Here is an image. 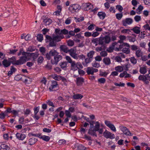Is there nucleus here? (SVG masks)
Here are the masks:
<instances>
[{"instance_id":"nucleus-1","label":"nucleus","mask_w":150,"mask_h":150,"mask_svg":"<svg viewBox=\"0 0 150 150\" xmlns=\"http://www.w3.org/2000/svg\"><path fill=\"white\" fill-rule=\"evenodd\" d=\"M25 58L23 56L21 57L19 60L16 61L15 57H13L11 58H8V60L11 64V63L14 65H20L25 63L26 61L25 60Z\"/></svg>"},{"instance_id":"nucleus-2","label":"nucleus","mask_w":150,"mask_h":150,"mask_svg":"<svg viewBox=\"0 0 150 150\" xmlns=\"http://www.w3.org/2000/svg\"><path fill=\"white\" fill-rule=\"evenodd\" d=\"M22 54L23 55V57H25V59L26 62V59L28 58V57H32L33 59V60H34L35 59L37 58L39 55L38 52L30 53L23 52L22 53Z\"/></svg>"},{"instance_id":"nucleus-3","label":"nucleus","mask_w":150,"mask_h":150,"mask_svg":"<svg viewBox=\"0 0 150 150\" xmlns=\"http://www.w3.org/2000/svg\"><path fill=\"white\" fill-rule=\"evenodd\" d=\"M110 37L108 35H105L104 37H100L99 38V42L98 44L103 45L106 44H108L110 41Z\"/></svg>"},{"instance_id":"nucleus-4","label":"nucleus","mask_w":150,"mask_h":150,"mask_svg":"<svg viewBox=\"0 0 150 150\" xmlns=\"http://www.w3.org/2000/svg\"><path fill=\"white\" fill-rule=\"evenodd\" d=\"M81 6L78 4H74L70 5L69 10L72 13L77 12L81 9Z\"/></svg>"},{"instance_id":"nucleus-5","label":"nucleus","mask_w":150,"mask_h":150,"mask_svg":"<svg viewBox=\"0 0 150 150\" xmlns=\"http://www.w3.org/2000/svg\"><path fill=\"white\" fill-rule=\"evenodd\" d=\"M83 67V66L79 62L76 63L74 61L71 64V69L74 71L76 70L79 68H82Z\"/></svg>"},{"instance_id":"nucleus-6","label":"nucleus","mask_w":150,"mask_h":150,"mask_svg":"<svg viewBox=\"0 0 150 150\" xmlns=\"http://www.w3.org/2000/svg\"><path fill=\"white\" fill-rule=\"evenodd\" d=\"M104 137L106 139L110 138L111 139H114L115 138V135L106 130L103 133Z\"/></svg>"},{"instance_id":"nucleus-7","label":"nucleus","mask_w":150,"mask_h":150,"mask_svg":"<svg viewBox=\"0 0 150 150\" xmlns=\"http://www.w3.org/2000/svg\"><path fill=\"white\" fill-rule=\"evenodd\" d=\"M133 22V19L129 18H126L125 19L123 20L122 21L123 25L125 26L131 24Z\"/></svg>"},{"instance_id":"nucleus-8","label":"nucleus","mask_w":150,"mask_h":150,"mask_svg":"<svg viewBox=\"0 0 150 150\" xmlns=\"http://www.w3.org/2000/svg\"><path fill=\"white\" fill-rule=\"evenodd\" d=\"M76 50L72 48L69 50V55L74 59L77 60L78 59V54L76 53Z\"/></svg>"},{"instance_id":"nucleus-9","label":"nucleus","mask_w":150,"mask_h":150,"mask_svg":"<svg viewBox=\"0 0 150 150\" xmlns=\"http://www.w3.org/2000/svg\"><path fill=\"white\" fill-rule=\"evenodd\" d=\"M64 38L63 35H56L53 34L52 38V39L56 42H58L61 41V39Z\"/></svg>"},{"instance_id":"nucleus-10","label":"nucleus","mask_w":150,"mask_h":150,"mask_svg":"<svg viewBox=\"0 0 150 150\" xmlns=\"http://www.w3.org/2000/svg\"><path fill=\"white\" fill-rule=\"evenodd\" d=\"M45 37L46 39L47 40V41L50 42L49 45L50 46L52 47L56 46V42L52 39V37L48 35H46Z\"/></svg>"},{"instance_id":"nucleus-11","label":"nucleus","mask_w":150,"mask_h":150,"mask_svg":"<svg viewBox=\"0 0 150 150\" xmlns=\"http://www.w3.org/2000/svg\"><path fill=\"white\" fill-rule=\"evenodd\" d=\"M95 125L94 126V129L95 131H98L99 133L100 134H102L103 132V128L100 129V123L98 122H96L95 123Z\"/></svg>"},{"instance_id":"nucleus-12","label":"nucleus","mask_w":150,"mask_h":150,"mask_svg":"<svg viewBox=\"0 0 150 150\" xmlns=\"http://www.w3.org/2000/svg\"><path fill=\"white\" fill-rule=\"evenodd\" d=\"M119 128L125 134L128 136L132 135L131 133L127 127L122 126H120Z\"/></svg>"},{"instance_id":"nucleus-13","label":"nucleus","mask_w":150,"mask_h":150,"mask_svg":"<svg viewBox=\"0 0 150 150\" xmlns=\"http://www.w3.org/2000/svg\"><path fill=\"white\" fill-rule=\"evenodd\" d=\"M105 123L107 126L111 130L114 132H116V130L115 127L110 121L105 120Z\"/></svg>"},{"instance_id":"nucleus-14","label":"nucleus","mask_w":150,"mask_h":150,"mask_svg":"<svg viewBox=\"0 0 150 150\" xmlns=\"http://www.w3.org/2000/svg\"><path fill=\"white\" fill-rule=\"evenodd\" d=\"M98 69L94 68L92 67H88L87 68L86 72L88 75H93L94 73L98 71Z\"/></svg>"},{"instance_id":"nucleus-15","label":"nucleus","mask_w":150,"mask_h":150,"mask_svg":"<svg viewBox=\"0 0 150 150\" xmlns=\"http://www.w3.org/2000/svg\"><path fill=\"white\" fill-rule=\"evenodd\" d=\"M62 59V57L61 55H58L54 57V59L51 61V62L52 64H57L59 61Z\"/></svg>"},{"instance_id":"nucleus-16","label":"nucleus","mask_w":150,"mask_h":150,"mask_svg":"<svg viewBox=\"0 0 150 150\" xmlns=\"http://www.w3.org/2000/svg\"><path fill=\"white\" fill-rule=\"evenodd\" d=\"M52 20L48 17H45L43 21V25L46 27L52 23Z\"/></svg>"},{"instance_id":"nucleus-17","label":"nucleus","mask_w":150,"mask_h":150,"mask_svg":"<svg viewBox=\"0 0 150 150\" xmlns=\"http://www.w3.org/2000/svg\"><path fill=\"white\" fill-rule=\"evenodd\" d=\"M58 85L57 82L55 81H52V84L49 87V89L50 91H54L57 89Z\"/></svg>"},{"instance_id":"nucleus-18","label":"nucleus","mask_w":150,"mask_h":150,"mask_svg":"<svg viewBox=\"0 0 150 150\" xmlns=\"http://www.w3.org/2000/svg\"><path fill=\"white\" fill-rule=\"evenodd\" d=\"M82 6L86 11H88L93 8V5L90 3H84L82 4Z\"/></svg>"},{"instance_id":"nucleus-19","label":"nucleus","mask_w":150,"mask_h":150,"mask_svg":"<svg viewBox=\"0 0 150 150\" xmlns=\"http://www.w3.org/2000/svg\"><path fill=\"white\" fill-rule=\"evenodd\" d=\"M17 139L20 140H23L25 138V135L24 134L18 133L16 134Z\"/></svg>"},{"instance_id":"nucleus-20","label":"nucleus","mask_w":150,"mask_h":150,"mask_svg":"<svg viewBox=\"0 0 150 150\" xmlns=\"http://www.w3.org/2000/svg\"><path fill=\"white\" fill-rule=\"evenodd\" d=\"M130 47L129 44L127 43H123L122 44L120 45L118 48H117V50L118 51H120L123 48V47Z\"/></svg>"},{"instance_id":"nucleus-21","label":"nucleus","mask_w":150,"mask_h":150,"mask_svg":"<svg viewBox=\"0 0 150 150\" xmlns=\"http://www.w3.org/2000/svg\"><path fill=\"white\" fill-rule=\"evenodd\" d=\"M61 50L65 53H67L69 52V50L67 47L65 45H62L60 46Z\"/></svg>"},{"instance_id":"nucleus-22","label":"nucleus","mask_w":150,"mask_h":150,"mask_svg":"<svg viewBox=\"0 0 150 150\" xmlns=\"http://www.w3.org/2000/svg\"><path fill=\"white\" fill-rule=\"evenodd\" d=\"M103 62L106 65H109L111 64V61L110 58L108 57H105L103 59Z\"/></svg>"},{"instance_id":"nucleus-23","label":"nucleus","mask_w":150,"mask_h":150,"mask_svg":"<svg viewBox=\"0 0 150 150\" xmlns=\"http://www.w3.org/2000/svg\"><path fill=\"white\" fill-rule=\"evenodd\" d=\"M37 141V139L35 138H30L29 140V144L32 145L34 144Z\"/></svg>"},{"instance_id":"nucleus-24","label":"nucleus","mask_w":150,"mask_h":150,"mask_svg":"<svg viewBox=\"0 0 150 150\" xmlns=\"http://www.w3.org/2000/svg\"><path fill=\"white\" fill-rule=\"evenodd\" d=\"M84 81V79L82 77H78L76 79V84L78 85H81Z\"/></svg>"},{"instance_id":"nucleus-25","label":"nucleus","mask_w":150,"mask_h":150,"mask_svg":"<svg viewBox=\"0 0 150 150\" xmlns=\"http://www.w3.org/2000/svg\"><path fill=\"white\" fill-rule=\"evenodd\" d=\"M83 97V96L81 94H74L73 96V98L74 99H80Z\"/></svg>"},{"instance_id":"nucleus-26","label":"nucleus","mask_w":150,"mask_h":150,"mask_svg":"<svg viewBox=\"0 0 150 150\" xmlns=\"http://www.w3.org/2000/svg\"><path fill=\"white\" fill-rule=\"evenodd\" d=\"M2 64L5 67H7L11 65V64L10 63L8 60L6 59H4L2 61Z\"/></svg>"},{"instance_id":"nucleus-27","label":"nucleus","mask_w":150,"mask_h":150,"mask_svg":"<svg viewBox=\"0 0 150 150\" xmlns=\"http://www.w3.org/2000/svg\"><path fill=\"white\" fill-rule=\"evenodd\" d=\"M140 28L137 26H135L131 30L134 31V32L137 34H139L140 32Z\"/></svg>"},{"instance_id":"nucleus-28","label":"nucleus","mask_w":150,"mask_h":150,"mask_svg":"<svg viewBox=\"0 0 150 150\" xmlns=\"http://www.w3.org/2000/svg\"><path fill=\"white\" fill-rule=\"evenodd\" d=\"M98 15L100 19H103L105 16L106 14L104 12H98Z\"/></svg>"},{"instance_id":"nucleus-29","label":"nucleus","mask_w":150,"mask_h":150,"mask_svg":"<svg viewBox=\"0 0 150 150\" xmlns=\"http://www.w3.org/2000/svg\"><path fill=\"white\" fill-rule=\"evenodd\" d=\"M115 69V71H117V72H120L123 71L124 69H123V67L122 66H118L116 67Z\"/></svg>"},{"instance_id":"nucleus-30","label":"nucleus","mask_w":150,"mask_h":150,"mask_svg":"<svg viewBox=\"0 0 150 150\" xmlns=\"http://www.w3.org/2000/svg\"><path fill=\"white\" fill-rule=\"evenodd\" d=\"M130 29H124L121 30V33L125 35L129 34L131 32Z\"/></svg>"},{"instance_id":"nucleus-31","label":"nucleus","mask_w":150,"mask_h":150,"mask_svg":"<svg viewBox=\"0 0 150 150\" xmlns=\"http://www.w3.org/2000/svg\"><path fill=\"white\" fill-rule=\"evenodd\" d=\"M92 129H90L88 130V134H89L93 135L95 136L96 137H97V135L96 134L95 131H94V129L93 130Z\"/></svg>"},{"instance_id":"nucleus-32","label":"nucleus","mask_w":150,"mask_h":150,"mask_svg":"<svg viewBox=\"0 0 150 150\" xmlns=\"http://www.w3.org/2000/svg\"><path fill=\"white\" fill-rule=\"evenodd\" d=\"M129 47H123V48L122 50L123 52L126 54L129 53L130 52L129 49Z\"/></svg>"},{"instance_id":"nucleus-33","label":"nucleus","mask_w":150,"mask_h":150,"mask_svg":"<svg viewBox=\"0 0 150 150\" xmlns=\"http://www.w3.org/2000/svg\"><path fill=\"white\" fill-rule=\"evenodd\" d=\"M139 71L142 74H145L147 71L146 68L145 67H141Z\"/></svg>"},{"instance_id":"nucleus-34","label":"nucleus","mask_w":150,"mask_h":150,"mask_svg":"<svg viewBox=\"0 0 150 150\" xmlns=\"http://www.w3.org/2000/svg\"><path fill=\"white\" fill-rule=\"evenodd\" d=\"M136 54L137 56L139 57H141L142 55V52L139 49L136 51Z\"/></svg>"},{"instance_id":"nucleus-35","label":"nucleus","mask_w":150,"mask_h":150,"mask_svg":"<svg viewBox=\"0 0 150 150\" xmlns=\"http://www.w3.org/2000/svg\"><path fill=\"white\" fill-rule=\"evenodd\" d=\"M95 53V52L93 51H91L87 54V56L91 59H92L93 55Z\"/></svg>"},{"instance_id":"nucleus-36","label":"nucleus","mask_w":150,"mask_h":150,"mask_svg":"<svg viewBox=\"0 0 150 150\" xmlns=\"http://www.w3.org/2000/svg\"><path fill=\"white\" fill-rule=\"evenodd\" d=\"M123 69L126 71L129 70V68L130 67V64H125L124 65L122 66Z\"/></svg>"},{"instance_id":"nucleus-37","label":"nucleus","mask_w":150,"mask_h":150,"mask_svg":"<svg viewBox=\"0 0 150 150\" xmlns=\"http://www.w3.org/2000/svg\"><path fill=\"white\" fill-rule=\"evenodd\" d=\"M50 54L52 56H56L58 54V53L54 50H52L50 51Z\"/></svg>"},{"instance_id":"nucleus-38","label":"nucleus","mask_w":150,"mask_h":150,"mask_svg":"<svg viewBox=\"0 0 150 150\" xmlns=\"http://www.w3.org/2000/svg\"><path fill=\"white\" fill-rule=\"evenodd\" d=\"M37 37V40L40 42H41L43 40V35L41 34H38Z\"/></svg>"},{"instance_id":"nucleus-39","label":"nucleus","mask_w":150,"mask_h":150,"mask_svg":"<svg viewBox=\"0 0 150 150\" xmlns=\"http://www.w3.org/2000/svg\"><path fill=\"white\" fill-rule=\"evenodd\" d=\"M130 61L131 63L135 64L137 62V60L134 57H131L130 58Z\"/></svg>"},{"instance_id":"nucleus-40","label":"nucleus","mask_w":150,"mask_h":150,"mask_svg":"<svg viewBox=\"0 0 150 150\" xmlns=\"http://www.w3.org/2000/svg\"><path fill=\"white\" fill-rule=\"evenodd\" d=\"M143 9V6H142L141 5L139 6L138 8L137 9V10L138 11L137 12V13L138 14H140V13H141V12L142 11Z\"/></svg>"},{"instance_id":"nucleus-41","label":"nucleus","mask_w":150,"mask_h":150,"mask_svg":"<svg viewBox=\"0 0 150 150\" xmlns=\"http://www.w3.org/2000/svg\"><path fill=\"white\" fill-rule=\"evenodd\" d=\"M42 139L45 141L48 142L50 139V137L49 136L43 135L42 136Z\"/></svg>"},{"instance_id":"nucleus-42","label":"nucleus","mask_w":150,"mask_h":150,"mask_svg":"<svg viewBox=\"0 0 150 150\" xmlns=\"http://www.w3.org/2000/svg\"><path fill=\"white\" fill-rule=\"evenodd\" d=\"M139 80L145 81L146 79V78L145 76L140 75L138 78Z\"/></svg>"},{"instance_id":"nucleus-43","label":"nucleus","mask_w":150,"mask_h":150,"mask_svg":"<svg viewBox=\"0 0 150 150\" xmlns=\"http://www.w3.org/2000/svg\"><path fill=\"white\" fill-rule=\"evenodd\" d=\"M44 60L43 58L42 57H39L37 61L38 64H41L42 63Z\"/></svg>"},{"instance_id":"nucleus-44","label":"nucleus","mask_w":150,"mask_h":150,"mask_svg":"<svg viewBox=\"0 0 150 150\" xmlns=\"http://www.w3.org/2000/svg\"><path fill=\"white\" fill-rule=\"evenodd\" d=\"M55 33L56 35H62L61 34V30H60V29H56L55 31Z\"/></svg>"},{"instance_id":"nucleus-45","label":"nucleus","mask_w":150,"mask_h":150,"mask_svg":"<svg viewBox=\"0 0 150 150\" xmlns=\"http://www.w3.org/2000/svg\"><path fill=\"white\" fill-rule=\"evenodd\" d=\"M67 44L69 46H72L74 45V42L73 40H69L67 41Z\"/></svg>"},{"instance_id":"nucleus-46","label":"nucleus","mask_w":150,"mask_h":150,"mask_svg":"<svg viewBox=\"0 0 150 150\" xmlns=\"http://www.w3.org/2000/svg\"><path fill=\"white\" fill-rule=\"evenodd\" d=\"M91 41L93 44L98 43L99 42V38L93 39Z\"/></svg>"},{"instance_id":"nucleus-47","label":"nucleus","mask_w":150,"mask_h":150,"mask_svg":"<svg viewBox=\"0 0 150 150\" xmlns=\"http://www.w3.org/2000/svg\"><path fill=\"white\" fill-rule=\"evenodd\" d=\"M67 61L68 62L70 63L71 64L73 61H72V59L71 57L68 56H67L65 57Z\"/></svg>"},{"instance_id":"nucleus-48","label":"nucleus","mask_w":150,"mask_h":150,"mask_svg":"<svg viewBox=\"0 0 150 150\" xmlns=\"http://www.w3.org/2000/svg\"><path fill=\"white\" fill-rule=\"evenodd\" d=\"M95 25L93 24H92L89 25L88 27V29L90 30H92L94 29V26Z\"/></svg>"},{"instance_id":"nucleus-49","label":"nucleus","mask_w":150,"mask_h":150,"mask_svg":"<svg viewBox=\"0 0 150 150\" xmlns=\"http://www.w3.org/2000/svg\"><path fill=\"white\" fill-rule=\"evenodd\" d=\"M134 19L136 22H138L141 20V17L139 16H136L134 17Z\"/></svg>"},{"instance_id":"nucleus-50","label":"nucleus","mask_w":150,"mask_h":150,"mask_svg":"<svg viewBox=\"0 0 150 150\" xmlns=\"http://www.w3.org/2000/svg\"><path fill=\"white\" fill-rule=\"evenodd\" d=\"M92 66L93 67L96 68H98L100 66L99 63H97L96 62L92 63Z\"/></svg>"},{"instance_id":"nucleus-51","label":"nucleus","mask_w":150,"mask_h":150,"mask_svg":"<svg viewBox=\"0 0 150 150\" xmlns=\"http://www.w3.org/2000/svg\"><path fill=\"white\" fill-rule=\"evenodd\" d=\"M69 110H66L65 111V113L66 115L68 117H70L71 116V114Z\"/></svg>"},{"instance_id":"nucleus-52","label":"nucleus","mask_w":150,"mask_h":150,"mask_svg":"<svg viewBox=\"0 0 150 150\" xmlns=\"http://www.w3.org/2000/svg\"><path fill=\"white\" fill-rule=\"evenodd\" d=\"M35 49L34 47L32 46H29L27 49V51H29L30 52H32L34 51Z\"/></svg>"},{"instance_id":"nucleus-53","label":"nucleus","mask_w":150,"mask_h":150,"mask_svg":"<svg viewBox=\"0 0 150 150\" xmlns=\"http://www.w3.org/2000/svg\"><path fill=\"white\" fill-rule=\"evenodd\" d=\"M115 60L116 61L118 62H120L122 61V59L119 56H116L115 58Z\"/></svg>"},{"instance_id":"nucleus-54","label":"nucleus","mask_w":150,"mask_h":150,"mask_svg":"<svg viewBox=\"0 0 150 150\" xmlns=\"http://www.w3.org/2000/svg\"><path fill=\"white\" fill-rule=\"evenodd\" d=\"M122 16L123 15L122 13H117L116 15V18L119 20H120Z\"/></svg>"},{"instance_id":"nucleus-55","label":"nucleus","mask_w":150,"mask_h":150,"mask_svg":"<svg viewBox=\"0 0 150 150\" xmlns=\"http://www.w3.org/2000/svg\"><path fill=\"white\" fill-rule=\"evenodd\" d=\"M17 51H18V50H16V49L12 50H10L9 52H8V53L10 54H15L16 53V52H17Z\"/></svg>"},{"instance_id":"nucleus-56","label":"nucleus","mask_w":150,"mask_h":150,"mask_svg":"<svg viewBox=\"0 0 150 150\" xmlns=\"http://www.w3.org/2000/svg\"><path fill=\"white\" fill-rule=\"evenodd\" d=\"M100 55L102 57H105L107 56V53L105 51H103L100 52Z\"/></svg>"},{"instance_id":"nucleus-57","label":"nucleus","mask_w":150,"mask_h":150,"mask_svg":"<svg viewBox=\"0 0 150 150\" xmlns=\"http://www.w3.org/2000/svg\"><path fill=\"white\" fill-rule=\"evenodd\" d=\"M71 18L70 17H69L67 19L65 22V23L66 24H69L71 22Z\"/></svg>"},{"instance_id":"nucleus-58","label":"nucleus","mask_w":150,"mask_h":150,"mask_svg":"<svg viewBox=\"0 0 150 150\" xmlns=\"http://www.w3.org/2000/svg\"><path fill=\"white\" fill-rule=\"evenodd\" d=\"M116 8L120 12H121L123 10V8L122 6L120 5H117L116 6Z\"/></svg>"},{"instance_id":"nucleus-59","label":"nucleus","mask_w":150,"mask_h":150,"mask_svg":"<svg viewBox=\"0 0 150 150\" xmlns=\"http://www.w3.org/2000/svg\"><path fill=\"white\" fill-rule=\"evenodd\" d=\"M100 33H99L97 32V31H96L95 32H93L92 34V36L93 37H95L97 36H98Z\"/></svg>"},{"instance_id":"nucleus-60","label":"nucleus","mask_w":150,"mask_h":150,"mask_svg":"<svg viewBox=\"0 0 150 150\" xmlns=\"http://www.w3.org/2000/svg\"><path fill=\"white\" fill-rule=\"evenodd\" d=\"M40 51L42 53V54L44 55L45 52V50L44 47H41L40 48Z\"/></svg>"},{"instance_id":"nucleus-61","label":"nucleus","mask_w":150,"mask_h":150,"mask_svg":"<svg viewBox=\"0 0 150 150\" xmlns=\"http://www.w3.org/2000/svg\"><path fill=\"white\" fill-rule=\"evenodd\" d=\"M98 81L101 83H103L105 81V78H102L98 79Z\"/></svg>"},{"instance_id":"nucleus-62","label":"nucleus","mask_w":150,"mask_h":150,"mask_svg":"<svg viewBox=\"0 0 150 150\" xmlns=\"http://www.w3.org/2000/svg\"><path fill=\"white\" fill-rule=\"evenodd\" d=\"M92 59L89 58H86L85 59V62L87 64L91 61Z\"/></svg>"},{"instance_id":"nucleus-63","label":"nucleus","mask_w":150,"mask_h":150,"mask_svg":"<svg viewBox=\"0 0 150 150\" xmlns=\"http://www.w3.org/2000/svg\"><path fill=\"white\" fill-rule=\"evenodd\" d=\"M114 49V47L111 46L109 47L107 49V51L109 52H111L113 51Z\"/></svg>"},{"instance_id":"nucleus-64","label":"nucleus","mask_w":150,"mask_h":150,"mask_svg":"<svg viewBox=\"0 0 150 150\" xmlns=\"http://www.w3.org/2000/svg\"><path fill=\"white\" fill-rule=\"evenodd\" d=\"M67 64L66 62H63L61 63L60 66L62 68H65L67 66Z\"/></svg>"}]
</instances>
